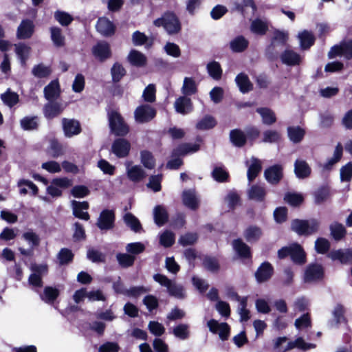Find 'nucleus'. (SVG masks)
Wrapping results in <instances>:
<instances>
[{"mask_svg": "<svg viewBox=\"0 0 352 352\" xmlns=\"http://www.w3.org/2000/svg\"><path fill=\"white\" fill-rule=\"evenodd\" d=\"M207 326L211 332L218 333L222 340L228 339L230 334V327L227 323H219L217 320L211 319L207 322Z\"/></svg>", "mask_w": 352, "mask_h": 352, "instance_id": "15", "label": "nucleus"}, {"mask_svg": "<svg viewBox=\"0 0 352 352\" xmlns=\"http://www.w3.org/2000/svg\"><path fill=\"white\" fill-rule=\"evenodd\" d=\"M324 277V269L321 264L312 263L309 264L303 274L305 283H311L322 280Z\"/></svg>", "mask_w": 352, "mask_h": 352, "instance_id": "7", "label": "nucleus"}, {"mask_svg": "<svg viewBox=\"0 0 352 352\" xmlns=\"http://www.w3.org/2000/svg\"><path fill=\"white\" fill-rule=\"evenodd\" d=\"M232 248L239 258L242 260H251L252 255L251 248L240 238L233 240Z\"/></svg>", "mask_w": 352, "mask_h": 352, "instance_id": "19", "label": "nucleus"}, {"mask_svg": "<svg viewBox=\"0 0 352 352\" xmlns=\"http://www.w3.org/2000/svg\"><path fill=\"white\" fill-rule=\"evenodd\" d=\"M249 42L243 36H238L230 43L234 52H243L248 47Z\"/></svg>", "mask_w": 352, "mask_h": 352, "instance_id": "41", "label": "nucleus"}, {"mask_svg": "<svg viewBox=\"0 0 352 352\" xmlns=\"http://www.w3.org/2000/svg\"><path fill=\"white\" fill-rule=\"evenodd\" d=\"M274 274V267L267 261L262 263L255 272V278L258 283H263L271 278Z\"/></svg>", "mask_w": 352, "mask_h": 352, "instance_id": "20", "label": "nucleus"}, {"mask_svg": "<svg viewBox=\"0 0 352 352\" xmlns=\"http://www.w3.org/2000/svg\"><path fill=\"white\" fill-rule=\"evenodd\" d=\"M342 155L343 146L341 143L338 142L336 146L333 157L328 160V161L324 164L323 168L327 170H331L333 166L341 160Z\"/></svg>", "mask_w": 352, "mask_h": 352, "instance_id": "40", "label": "nucleus"}, {"mask_svg": "<svg viewBox=\"0 0 352 352\" xmlns=\"http://www.w3.org/2000/svg\"><path fill=\"white\" fill-rule=\"evenodd\" d=\"M200 150V145L195 143H181L177 147L173 149L171 157L173 159L167 162V168L171 170H177L183 165L184 162L180 158L181 156H185L190 153H196Z\"/></svg>", "mask_w": 352, "mask_h": 352, "instance_id": "1", "label": "nucleus"}, {"mask_svg": "<svg viewBox=\"0 0 352 352\" xmlns=\"http://www.w3.org/2000/svg\"><path fill=\"white\" fill-rule=\"evenodd\" d=\"M43 108V113L47 119L51 120L59 116L63 111L61 104L58 102L49 101Z\"/></svg>", "mask_w": 352, "mask_h": 352, "instance_id": "27", "label": "nucleus"}, {"mask_svg": "<svg viewBox=\"0 0 352 352\" xmlns=\"http://www.w3.org/2000/svg\"><path fill=\"white\" fill-rule=\"evenodd\" d=\"M74 233L72 238L74 241L79 242L84 241L87 238L86 232L83 225L80 222H75L73 224Z\"/></svg>", "mask_w": 352, "mask_h": 352, "instance_id": "56", "label": "nucleus"}, {"mask_svg": "<svg viewBox=\"0 0 352 352\" xmlns=\"http://www.w3.org/2000/svg\"><path fill=\"white\" fill-rule=\"evenodd\" d=\"M111 74L112 81L116 84L118 83L122 78L126 76V71L122 64L118 62H116L111 69Z\"/></svg>", "mask_w": 352, "mask_h": 352, "instance_id": "47", "label": "nucleus"}, {"mask_svg": "<svg viewBox=\"0 0 352 352\" xmlns=\"http://www.w3.org/2000/svg\"><path fill=\"white\" fill-rule=\"evenodd\" d=\"M146 176L144 170L138 165L132 166L127 170L128 178L133 182L142 181Z\"/></svg>", "mask_w": 352, "mask_h": 352, "instance_id": "48", "label": "nucleus"}, {"mask_svg": "<svg viewBox=\"0 0 352 352\" xmlns=\"http://www.w3.org/2000/svg\"><path fill=\"white\" fill-rule=\"evenodd\" d=\"M52 73L50 67L45 66L43 63H40L34 66L32 74L36 78H43L48 77Z\"/></svg>", "mask_w": 352, "mask_h": 352, "instance_id": "57", "label": "nucleus"}, {"mask_svg": "<svg viewBox=\"0 0 352 352\" xmlns=\"http://www.w3.org/2000/svg\"><path fill=\"white\" fill-rule=\"evenodd\" d=\"M124 221L125 224L135 232H139L142 229V225L139 219L132 213L127 212L124 215Z\"/></svg>", "mask_w": 352, "mask_h": 352, "instance_id": "46", "label": "nucleus"}, {"mask_svg": "<svg viewBox=\"0 0 352 352\" xmlns=\"http://www.w3.org/2000/svg\"><path fill=\"white\" fill-rule=\"evenodd\" d=\"M207 70L214 80H219L221 78L223 71L219 62L213 60L208 63Z\"/></svg>", "mask_w": 352, "mask_h": 352, "instance_id": "51", "label": "nucleus"}, {"mask_svg": "<svg viewBox=\"0 0 352 352\" xmlns=\"http://www.w3.org/2000/svg\"><path fill=\"white\" fill-rule=\"evenodd\" d=\"M85 298H87L91 301L105 300L104 296L99 289L87 292L82 287L80 289L76 291L74 295V299L76 303L80 302Z\"/></svg>", "mask_w": 352, "mask_h": 352, "instance_id": "16", "label": "nucleus"}, {"mask_svg": "<svg viewBox=\"0 0 352 352\" xmlns=\"http://www.w3.org/2000/svg\"><path fill=\"white\" fill-rule=\"evenodd\" d=\"M262 166L261 161L257 158H252V162L248 169L247 176L250 182H253L261 171Z\"/></svg>", "mask_w": 352, "mask_h": 352, "instance_id": "44", "label": "nucleus"}, {"mask_svg": "<svg viewBox=\"0 0 352 352\" xmlns=\"http://www.w3.org/2000/svg\"><path fill=\"white\" fill-rule=\"evenodd\" d=\"M329 229L332 238L336 241H341L346 234V230L345 227L339 222H334L331 224Z\"/></svg>", "mask_w": 352, "mask_h": 352, "instance_id": "39", "label": "nucleus"}, {"mask_svg": "<svg viewBox=\"0 0 352 352\" xmlns=\"http://www.w3.org/2000/svg\"><path fill=\"white\" fill-rule=\"evenodd\" d=\"M300 46L303 50H307L314 45L315 43L314 36L309 32L304 30L299 35Z\"/></svg>", "mask_w": 352, "mask_h": 352, "instance_id": "54", "label": "nucleus"}, {"mask_svg": "<svg viewBox=\"0 0 352 352\" xmlns=\"http://www.w3.org/2000/svg\"><path fill=\"white\" fill-rule=\"evenodd\" d=\"M131 144L124 138H116L112 143L111 151L118 158H124L129 154Z\"/></svg>", "mask_w": 352, "mask_h": 352, "instance_id": "12", "label": "nucleus"}, {"mask_svg": "<svg viewBox=\"0 0 352 352\" xmlns=\"http://www.w3.org/2000/svg\"><path fill=\"white\" fill-rule=\"evenodd\" d=\"M332 261H338L342 265L352 263V248L332 250L328 254Z\"/></svg>", "mask_w": 352, "mask_h": 352, "instance_id": "17", "label": "nucleus"}, {"mask_svg": "<svg viewBox=\"0 0 352 352\" xmlns=\"http://www.w3.org/2000/svg\"><path fill=\"white\" fill-rule=\"evenodd\" d=\"M266 196L265 189L257 184L252 185L248 191V197L250 199L255 200L258 202H262L265 200Z\"/></svg>", "mask_w": 352, "mask_h": 352, "instance_id": "37", "label": "nucleus"}, {"mask_svg": "<svg viewBox=\"0 0 352 352\" xmlns=\"http://www.w3.org/2000/svg\"><path fill=\"white\" fill-rule=\"evenodd\" d=\"M174 107L175 111L182 115L190 113L193 110V104L191 99L186 96H179L176 99Z\"/></svg>", "mask_w": 352, "mask_h": 352, "instance_id": "22", "label": "nucleus"}, {"mask_svg": "<svg viewBox=\"0 0 352 352\" xmlns=\"http://www.w3.org/2000/svg\"><path fill=\"white\" fill-rule=\"evenodd\" d=\"M287 40L288 34L287 33L278 30H275L272 37V43L267 49L266 56L267 59L273 61L278 58V53L277 52H274L275 41H278L281 45L284 46L286 45Z\"/></svg>", "mask_w": 352, "mask_h": 352, "instance_id": "9", "label": "nucleus"}, {"mask_svg": "<svg viewBox=\"0 0 352 352\" xmlns=\"http://www.w3.org/2000/svg\"><path fill=\"white\" fill-rule=\"evenodd\" d=\"M261 235L262 230L256 226H250L244 231V236L248 242L258 241Z\"/></svg>", "mask_w": 352, "mask_h": 352, "instance_id": "43", "label": "nucleus"}, {"mask_svg": "<svg viewBox=\"0 0 352 352\" xmlns=\"http://www.w3.org/2000/svg\"><path fill=\"white\" fill-rule=\"evenodd\" d=\"M213 179L220 183L228 182L229 173L223 168L216 166L212 172Z\"/></svg>", "mask_w": 352, "mask_h": 352, "instance_id": "64", "label": "nucleus"}, {"mask_svg": "<svg viewBox=\"0 0 352 352\" xmlns=\"http://www.w3.org/2000/svg\"><path fill=\"white\" fill-rule=\"evenodd\" d=\"M54 18L63 26H68L74 20L69 13L60 10L54 12Z\"/></svg>", "mask_w": 352, "mask_h": 352, "instance_id": "62", "label": "nucleus"}, {"mask_svg": "<svg viewBox=\"0 0 352 352\" xmlns=\"http://www.w3.org/2000/svg\"><path fill=\"white\" fill-rule=\"evenodd\" d=\"M294 173L298 179H305L311 175V168L305 160H296L294 162Z\"/></svg>", "mask_w": 352, "mask_h": 352, "instance_id": "28", "label": "nucleus"}, {"mask_svg": "<svg viewBox=\"0 0 352 352\" xmlns=\"http://www.w3.org/2000/svg\"><path fill=\"white\" fill-rule=\"evenodd\" d=\"M235 82L241 93H248L253 89V84L245 73H239L235 78Z\"/></svg>", "mask_w": 352, "mask_h": 352, "instance_id": "31", "label": "nucleus"}, {"mask_svg": "<svg viewBox=\"0 0 352 352\" xmlns=\"http://www.w3.org/2000/svg\"><path fill=\"white\" fill-rule=\"evenodd\" d=\"M330 196V188L328 186H320L314 192V200L317 204H321L328 199Z\"/></svg>", "mask_w": 352, "mask_h": 352, "instance_id": "52", "label": "nucleus"}, {"mask_svg": "<svg viewBox=\"0 0 352 352\" xmlns=\"http://www.w3.org/2000/svg\"><path fill=\"white\" fill-rule=\"evenodd\" d=\"M153 24L156 27H163L168 34H177L182 29L178 17L172 12H165L162 17L155 19Z\"/></svg>", "mask_w": 352, "mask_h": 352, "instance_id": "6", "label": "nucleus"}, {"mask_svg": "<svg viewBox=\"0 0 352 352\" xmlns=\"http://www.w3.org/2000/svg\"><path fill=\"white\" fill-rule=\"evenodd\" d=\"M342 56L349 60L352 58V39L342 41L338 45H333L328 53L329 58Z\"/></svg>", "mask_w": 352, "mask_h": 352, "instance_id": "8", "label": "nucleus"}, {"mask_svg": "<svg viewBox=\"0 0 352 352\" xmlns=\"http://www.w3.org/2000/svg\"><path fill=\"white\" fill-rule=\"evenodd\" d=\"M264 176L268 183L277 185L283 178V168L280 164H274L265 170Z\"/></svg>", "mask_w": 352, "mask_h": 352, "instance_id": "13", "label": "nucleus"}, {"mask_svg": "<svg viewBox=\"0 0 352 352\" xmlns=\"http://www.w3.org/2000/svg\"><path fill=\"white\" fill-rule=\"evenodd\" d=\"M63 129L67 138H72L78 135L82 131V128L78 120L74 119H62Z\"/></svg>", "mask_w": 352, "mask_h": 352, "instance_id": "18", "label": "nucleus"}, {"mask_svg": "<svg viewBox=\"0 0 352 352\" xmlns=\"http://www.w3.org/2000/svg\"><path fill=\"white\" fill-rule=\"evenodd\" d=\"M344 307L340 305H337L332 311L333 319L328 322V326L330 328L338 327L340 323L344 320Z\"/></svg>", "mask_w": 352, "mask_h": 352, "instance_id": "36", "label": "nucleus"}, {"mask_svg": "<svg viewBox=\"0 0 352 352\" xmlns=\"http://www.w3.org/2000/svg\"><path fill=\"white\" fill-rule=\"evenodd\" d=\"M217 124V120L213 116L206 115L197 122L196 128L201 131L209 130L213 129Z\"/></svg>", "mask_w": 352, "mask_h": 352, "instance_id": "45", "label": "nucleus"}, {"mask_svg": "<svg viewBox=\"0 0 352 352\" xmlns=\"http://www.w3.org/2000/svg\"><path fill=\"white\" fill-rule=\"evenodd\" d=\"M73 215L80 219L88 221L90 219V215L88 212H83V210L89 209V204L87 201H77L73 200L72 201Z\"/></svg>", "mask_w": 352, "mask_h": 352, "instance_id": "24", "label": "nucleus"}, {"mask_svg": "<svg viewBox=\"0 0 352 352\" xmlns=\"http://www.w3.org/2000/svg\"><path fill=\"white\" fill-rule=\"evenodd\" d=\"M31 47L24 43H19L15 45V53L20 60L22 65H25L31 52Z\"/></svg>", "mask_w": 352, "mask_h": 352, "instance_id": "33", "label": "nucleus"}, {"mask_svg": "<svg viewBox=\"0 0 352 352\" xmlns=\"http://www.w3.org/2000/svg\"><path fill=\"white\" fill-rule=\"evenodd\" d=\"M288 256L296 265H303L307 263V254L303 248L298 243L284 246L278 250V257L280 259H284Z\"/></svg>", "mask_w": 352, "mask_h": 352, "instance_id": "2", "label": "nucleus"}, {"mask_svg": "<svg viewBox=\"0 0 352 352\" xmlns=\"http://www.w3.org/2000/svg\"><path fill=\"white\" fill-rule=\"evenodd\" d=\"M43 290L37 291L40 293L41 298L46 302H53L58 296L59 292L56 287H42Z\"/></svg>", "mask_w": 352, "mask_h": 352, "instance_id": "53", "label": "nucleus"}, {"mask_svg": "<svg viewBox=\"0 0 352 352\" xmlns=\"http://www.w3.org/2000/svg\"><path fill=\"white\" fill-rule=\"evenodd\" d=\"M128 60L130 64L137 67H142L146 65V57L142 52L131 50L128 55Z\"/></svg>", "mask_w": 352, "mask_h": 352, "instance_id": "32", "label": "nucleus"}, {"mask_svg": "<svg viewBox=\"0 0 352 352\" xmlns=\"http://www.w3.org/2000/svg\"><path fill=\"white\" fill-rule=\"evenodd\" d=\"M141 162L148 169H153L155 165V160L151 152L144 150L140 153Z\"/></svg>", "mask_w": 352, "mask_h": 352, "instance_id": "59", "label": "nucleus"}, {"mask_svg": "<svg viewBox=\"0 0 352 352\" xmlns=\"http://www.w3.org/2000/svg\"><path fill=\"white\" fill-rule=\"evenodd\" d=\"M107 118L111 133L116 136L124 137L129 133V126L118 110L109 109Z\"/></svg>", "mask_w": 352, "mask_h": 352, "instance_id": "3", "label": "nucleus"}, {"mask_svg": "<svg viewBox=\"0 0 352 352\" xmlns=\"http://www.w3.org/2000/svg\"><path fill=\"white\" fill-rule=\"evenodd\" d=\"M250 29L252 32L256 34L265 35L268 30V25L266 22L261 19H256L252 22Z\"/></svg>", "mask_w": 352, "mask_h": 352, "instance_id": "55", "label": "nucleus"}, {"mask_svg": "<svg viewBox=\"0 0 352 352\" xmlns=\"http://www.w3.org/2000/svg\"><path fill=\"white\" fill-rule=\"evenodd\" d=\"M51 39L56 47H60L65 45V36L62 34V30L58 27H51Z\"/></svg>", "mask_w": 352, "mask_h": 352, "instance_id": "49", "label": "nucleus"}, {"mask_svg": "<svg viewBox=\"0 0 352 352\" xmlns=\"http://www.w3.org/2000/svg\"><path fill=\"white\" fill-rule=\"evenodd\" d=\"M320 225V221L316 219H295L292 221L291 230L299 236H309L319 230Z\"/></svg>", "mask_w": 352, "mask_h": 352, "instance_id": "4", "label": "nucleus"}, {"mask_svg": "<svg viewBox=\"0 0 352 352\" xmlns=\"http://www.w3.org/2000/svg\"><path fill=\"white\" fill-rule=\"evenodd\" d=\"M281 62L288 66L299 65L302 62L300 55L293 50H285L280 56Z\"/></svg>", "mask_w": 352, "mask_h": 352, "instance_id": "25", "label": "nucleus"}, {"mask_svg": "<svg viewBox=\"0 0 352 352\" xmlns=\"http://www.w3.org/2000/svg\"><path fill=\"white\" fill-rule=\"evenodd\" d=\"M287 133L289 140L294 143L300 142L305 135V131L300 126H288Z\"/></svg>", "mask_w": 352, "mask_h": 352, "instance_id": "42", "label": "nucleus"}, {"mask_svg": "<svg viewBox=\"0 0 352 352\" xmlns=\"http://www.w3.org/2000/svg\"><path fill=\"white\" fill-rule=\"evenodd\" d=\"M1 98L3 102L10 107H14L19 101V95L15 92L10 91V90L1 94Z\"/></svg>", "mask_w": 352, "mask_h": 352, "instance_id": "61", "label": "nucleus"}, {"mask_svg": "<svg viewBox=\"0 0 352 352\" xmlns=\"http://www.w3.org/2000/svg\"><path fill=\"white\" fill-rule=\"evenodd\" d=\"M20 125L25 131L37 130L39 126V118L37 116H25L20 120Z\"/></svg>", "mask_w": 352, "mask_h": 352, "instance_id": "34", "label": "nucleus"}, {"mask_svg": "<svg viewBox=\"0 0 352 352\" xmlns=\"http://www.w3.org/2000/svg\"><path fill=\"white\" fill-rule=\"evenodd\" d=\"M116 214L113 210H103L97 220L96 226L101 230H111L115 226Z\"/></svg>", "mask_w": 352, "mask_h": 352, "instance_id": "10", "label": "nucleus"}, {"mask_svg": "<svg viewBox=\"0 0 352 352\" xmlns=\"http://www.w3.org/2000/svg\"><path fill=\"white\" fill-rule=\"evenodd\" d=\"M74 254L70 249L61 248L57 254V258L60 265H65L72 263L74 260Z\"/></svg>", "mask_w": 352, "mask_h": 352, "instance_id": "50", "label": "nucleus"}, {"mask_svg": "<svg viewBox=\"0 0 352 352\" xmlns=\"http://www.w3.org/2000/svg\"><path fill=\"white\" fill-rule=\"evenodd\" d=\"M330 246V242L323 237H319L315 241V250L318 254H324L327 253Z\"/></svg>", "mask_w": 352, "mask_h": 352, "instance_id": "63", "label": "nucleus"}, {"mask_svg": "<svg viewBox=\"0 0 352 352\" xmlns=\"http://www.w3.org/2000/svg\"><path fill=\"white\" fill-rule=\"evenodd\" d=\"M94 56L100 62H104L111 56V50L107 43H98L92 48Z\"/></svg>", "mask_w": 352, "mask_h": 352, "instance_id": "23", "label": "nucleus"}, {"mask_svg": "<svg viewBox=\"0 0 352 352\" xmlns=\"http://www.w3.org/2000/svg\"><path fill=\"white\" fill-rule=\"evenodd\" d=\"M168 213L166 208L162 205H157L153 209V219L155 224L161 227L168 221Z\"/></svg>", "mask_w": 352, "mask_h": 352, "instance_id": "29", "label": "nucleus"}, {"mask_svg": "<svg viewBox=\"0 0 352 352\" xmlns=\"http://www.w3.org/2000/svg\"><path fill=\"white\" fill-rule=\"evenodd\" d=\"M44 96L48 101L56 100L60 94V87L58 80H52L44 88Z\"/></svg>", "mask_w": 352, "mask_h": 352, "instance_id": "26", "label": "nucleus"}, {"mask_svg": "<svg viewBox=\"0 0 352 352\" xmlns=\"http://www.w3.org/2000/svg\"><path fill=\"white\" fill-rule=\"evenodd\" d=\"M287 341L285 336L279 337L274 340V350L275 352H286L294 348L307 351L311 349H314L316 344L311 343H307L302 338L299 337L294 341H291L283 345Z\"/></svg>", "mask_w": 352, "mask_h": 352, "instance_id": "5", "label": "nucleus"}, {"mask_svg": "<svg viewBox=\"0 0 352 352\" xmlns=\"http://www.w3.org/2000/svg\"><path fill=\"white\" fill-rule=\"evenodd\" d=\"M34 22L31 19H23L17 28V38L21 40L30 38L34 32Z\"/></svg>", "mask_w": 352, "mask_h": 352, "instance_id": "14", "label": "nucleus"}, {"mask_svg": "<svg viewBox=\"0 0 352 352\" xmlns=\"http://www.w3.org/2000/svg\"><path fill=\"white\" fill-rule=\"evenodd\" d=\"M202 265L205 269L212 272H217L220 268L219 263L215 257L206 256L204 258Z\"/></svg>", "mask_w": 352, "mask_h": 352, "instance_id": "60", "label": "nucleus"}, {"mask_svg": "<svg viewBox=\"0 0 352 352\" xmlns=\"http://www.w3.org/2000/svg\"><path fill=\"white\" fill-rule=\"evenodd\" d=\"M197 91V85L192 78L186 77L184 80L182 92L184 96H191Z\"/></svg>", "mask_w": 352, "mask_h": 352, "instance_id": "58", "label": "nucleus"}, {"mask_svg": "<svg viewBox=\"0 0 352 352\" xmlns=\"http://www.w3.org/2000/svg\"><path fill=\"white\" fill-rule=\"evenodd\" d=\"M96 27L98 32L107 37L114 35L116 30L114 23L107 17L99 18Z\"/></svg>", "mask_w": 352, "mask_h": 352, "instance_id": "21", "label": "nucleus"}, {"mask_svg": "<svg viewBox=\"0 0 352 352\" xmlns=\"http://www.w3.org/2000/svg\"><path fill=\"white\" fill-rule=\"evenodd\" d=\"M283 200L289 206L298 208L303 204L305 199L300 193L288 192L285 194Z\"/></svg>", "mask_w": 352, "mask_h": 352, "instance_id": "35", "label": "nucleus"}, {"mask_svg": "<svg viewBox=\"0 0 352 352\" xmlns=\"http://www.w3.org/2000/svg\"><path fill=\"white\" fill-rule=\"evenodd\" d=\"M157 111L149 104H142L134 112L135 120L139 123L148 122L156 116Z\"/></svg>", "mask_w": 352, "mask_h": 352, "instance_id": "11", "label": "nucleus"}, {"mask_svg": "<svg viewBox=\"0 0 352 352\" xmlns=\"http://www.w3.org/2000/svg\"><path fill=\"white\" fill-rule=\"evenodd\" d=\"M230 140L236 147L241 148L247 143L245 133L240 129H232L230 132Z\"/></svg>", "mask_w": 352, "mask_h": 352, "instance_id": "30", "label": "nucleus"}, {"mask_svg": "<svg viewBox=\"0 0 352 352\" xmlns=\"http://www.w3.org/2000/svg\"><path fill=\"white\" fill-rule=\"evenodd\" d=\"M256 112L261 115L264 124L272 125L276 122L274 112L267 107L258 108Z\"/></svg>", "mask_w": 352, "mask_h": 352, "instance_id": "38", "label": "nucleus"}]
</instances>
